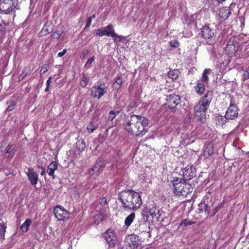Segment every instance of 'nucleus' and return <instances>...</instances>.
Returning <instances> with one entry per match:
<instances>
[{
    "label": "nucleus",
    "mask_w": 249,
    "mask_h": 249,
    "mask_svg": "<svg viewBox=\"0 0 249 249\" xmlns=\"http://www.w3.org/2000/svg\"><path fill=\"white\" fill-rule=\"evenodd\" d=\"M6 228V227L2 223H0V239L1 240L4 239Z\"/></svg>",
    "instance_id": "nucleus-30"
},
{
    "label": "nucleus",
    "mask_w": 249,
    "mask_h": 249,
    "mask_svg": "<svg viewBox=\"0 0 249 249\" xmlns=\"http://www.w3.org/2000/svg\"><path fill=\"white\" fill-rule=\"evenodd\" d=\"M201 35L204 38L209 39L214 36V32L209 26H204L201 29Z\"/></svg>",
    "instance_id": "nucleus-14"
},
{
    "label": "nucleus",
    "mask_w": 249,
    "mask_h": 249,
    "mask_svg": "<svg viewBox=\"0 0 249 249\" xmlns=\"http://www.w3.org/2000/svg\"><path fill=\"white\" fill-rule=\"evenodd\" d=\"M119 111H116L115 112L113 110L110 111L109 113V116H108V120L110 121H112L116 117V115L117 114H119Z\"/></svg>",
    "instance_id": "nucleus-35"
},
{
    "label": "nucleus",
    "mask_w": 249,
    "mask_h": 249,
    "mask_svg": "<svg viewBox=\"0 0 249 249\" xmlns=\"http://www.w3.org/2000/svg\"><path fill=\"white\" fill-rule=\"evenodd\" d=\"M106 33H108L109 35L108 36H116V33L114 32L113 27L111 24L108 25L107 27L104 28Z\"/></svg>",
    "instance_id": "nucleus-25"
},
{
    "label": "nucleus",
    "mask_w": 249,
    "mask_h": 249,
    "mask_svg": "<svg viewBox=\"0 0 249 249\" xmlns=\"http://www.w3.org/2000/svg\"><path fill=\"white\" fill-rule=\"evenodd\" d=\"M6 28L4 27V25H2L1 24H0V32L2 35H3L5 33Z\"/></svg>",
    "instance_id": "nucleus-47"
},
{
    "label": "nucleus",
    "mask_w": 249,
    "mask_h": 249,
    "mask_svg": "<svg viewBox=\"0 0 249 249\" xmlns=\"http://www.w3.org/2000/svg\"><path fill=\"white\" fill-rule=\"evenodd\" d=\"M148 213V208H144L142 211V217L143 219L145 222L148 220V218H149V214Z\"/></svg>",
    "instance_id": "nucleus-33"
},
{
    "label": "nucleus",
    "mask_w": 249,
    "mask_h": 249,
    "mask_svg": "<svg viewBox=\"0 0 249 249\" xmlns=\"http://www.w3.org/2000/svg\"><path fill=\"white\" fill-rule=\"evenodd\" d=\"M103 219V216L102 214H98L94 217V222L96 224H99Z\"/></svg>",
    "instance_id": "nucleus-32"
},
{
    "label": "nucleus",
    "mask_w": 249,
    "mask_h": 249,
    "mask_svg": "<svg viewBox=\"0 0 249 249\" xmlns=\"http://www.w3.org/2000/svg\"><path fill=\"white\" fill-rule=\"evenodd\" d=\"M196 92L199 94H202L205 90V85L202 83H198L196 87H195Z\"/></svg>",
    "instance_id": "nucleus-27"
},
{
    "label": "nucleus",
    "mask_w": 249,
    "mask_h": 249,
    "mask_svg": "<svg viewBox=\"0 0 249 249\" xmlns=\"http://www.w3.org/2000/svg\"><path fill=\"white\" fill-rule=\"evenodd\" d=\"M226 48L227 50L231 51V53H235L236 52L235 46L233 44H227Z\"/></svg>",
    "instance_id": "nucleus-39"
},
{
    "label": "nucleus",
    "mask_w": 249,
    "mask_h": 249,
    "mask_svg": "<svg viewBox=\"0 0 249 249\" xmlns=\"http://www.w3.org/2000/svg\"><path fill=\"white\" fill-rule=\"evenodd\" d=\"M49 86H47L46 88L45 89V91L46 92L48 91L49 90Z\"/></svg>",
    "instance_id": "nucleus-57"
},
{
    "label": "nucleus",
    "mask_w": 249,
    "mask_h": 249,
    "mask_svg": "<svg viewBox=\"0 0 249 249\" xmlns=\"http://www.w3.org/2000/svg\"><path fill=\"white\" fill-rule=\"evenodd\" d=\"M227 44H233V43L231 40H230L228 42Z\"/></svg>",
    "instance_id": "nucleus-58"
},
{
    "label": "nucleus",
    "mask_w": 249,
    "mask_h": 249,
    "mask_svg": "<svg viewBox=\"0 0 249 249\" xmlns=\"http://www.w3.org/2000/svg\"><path fill=\"white\" fill-rule=\"evenodd\" d=\"M148 124V121L145 117L134 114L124 124L126 130L136 137L142 136L147 131L146 127Z\"/></svg>",
    "instance_id": "nucleus-2"
},
{
    "label": "nucleus",
    "mask_w": 249,
    "mask_h": 249,
    "mask_svg": "<svg viewBox=\"0 0 249 249\" xmlns=\"http://www.w3.org/2000/svg\"><path fill=\"white\" fill-rule=\"evenodd\" d=\"M113 87L115 89L118 90L121 87L120 86H119L118 85L113 83Z\"/></svg>",
    "instance_id": "nucleus-53"
},
{
    "label": "nucleus",
    "mask_w": 249,
    "mask_h": 249,
    "mask_svg": "<svg viewBox=\"0 0 249 249\" xmlns=\"http://www.w3.org/2000/svg\"><path fill=\"white\" fill-rule=\"evenodd\" d=\"M114 38V41L115 43L117 44L118 42L122 41L124 38V36H119L116 34V36H112Z\"/></svg>",
    "instance_id": "nucleus-37"
},
{
    "label": "nucleus",
    "mask_w": 249,
    "mask_h": 249,
    "mask_svg": "<svg viewBox=\"0 0 249 249\" xmlns=\"http://www.w3.org/2000/svg\"><path fill=\"white\" fill-rule=\"evenodd\" d=\"M218 11V16L219 18L224 20L227 19L231 14V12L229 7L221 8Z\"/></svg>",
    "instance_id": "nucleus-16"
},
{
    "label": "nucleus",
    "mask_w": 249,
    "mask_h": 249,
    "mask_svg": "<svg viewBox=\"0 0 249 249\" xmlns=\"http://www.w3.org/2000/svg\"><path fill=\"white\" fill-rule=\"evenodd\" d=\"M95 34L96 36H100L106 35L109 36V34L108 33H106L105 28L98 29L96 30Z\"/></svg>",
    "instance_id": "nucleus-31"
},
{
    "label": "nucleus",
    "mask_w": 249,
    "mask_h": 249,
    "mask_svg": "<svg viewBox=\"0 0 249 249\" xmlns=\"http://www.w3.org/2000/svg\"><path fill=\"white\" fill-rule=\"evenodd\" d=\"M213 153V146L211 144H208L204 149L203 153V156L205 159L208 158Z\"/></svg>",
    "instance_id": "nucleus-19"
},
{
    "label": "nucleus",
    "mask_w": 249,
    "mask_h": 249,
    "mask_svg": "<svg viewBox=\"0 0 249 249\" xmlns=\"http://www.w3.org/2000/svg\"><path fill=\"white\" fill-rule=\"evenodd\" d=\"M194 223H195V222H192L188 219H185L181 221V222L179 224V226H180L183 225L184 226H187L188 225H191Z\"/></svg>",
    "instance_id": "nucleus-34"
},
{
    "label": "nucleus",
    "mask_w": 249,
    "mask_h": 249,
    "mask_svg": "<svg viewBox=\"0 0 249 249\" xmlns=\"http://www.w3.org/2000/svg\"><path fill=\"white\" fill-rule=\"evenodd\" d=\"M175 194L178 196H186L192 192L191 184L186 183L184 179L177 178L173 180Z\"/></svg>",
    "instance_id": "nucleus-3"
},
{
    "label": "nucleus",
    "mask_w": 249,
    "mask_h": 249,
    "mask_svg": "<svg viewBox=\"0 0 249 249\" xmlns=\"http://www.w3.org/2000/svg\"><path fill=\"white\" fill-rule=\"evenodd\" d=\"M47 34V33L45 31L44 28H43L40 32V34L41 35V36H44V35H46Z\"/></svg>",
    "instance_id": "nucleus-54"
},
{
    "label": "nucleus",
    "mask_w": 249,
    "mask_h": 249,
    "mask_svg": "<svg viewBox=\"0 0 249 249\" xmlns=\"http://www.w3.org/2000/svg\"><path fill=\"white\" fill-rule=\"evenodd\" d=\"M16 105V103L15 101H11L10 104L8 106L6 110L7 111H12L13 110Z\"/></svg>",
    "instance_id": "nucleus-40"
},
{
    "label": "nucleus",
    "mask_w": 249,
    "mask_h": 249,
    "mask_svg": "<svg viewBox=\"0 0 249 249\" xmlns=\"http://www.w3.org/2000/svg\"><path fill=\"white\" fill-rule=\"evenodd\" d=\"M32 223V220L30 219H27L24 222V223L22 225L21 227V229L23 232H26L28 230V228L30 225Z\"/></svg>",
    "instance_id": "nucleus-26"
},
{
    "label": "nucleus",
    "mask_w": 249,
    "mask_h": 249,
    "mask_svg": "<svg viewBox=\"0 0 249 249\" xmlns=\"http://www.w3.org/2000/svg\"><path fill=\"white\" fill-rule=\"evenodd\" d=\"M51 83V77H50L47 81V82H46L47 86H50Z\"/></svg>",
    "instance_id": "nucleus-55"
},
{
    "label": "nucleus",
    "mask_w": 249,
    "mask_h": 249,
    "mask_svg": "<svg viewBox=\"0 0 249 249\" xmlns=\"http://www.w3.org/2000/svg\"><path fill=\"white\" fill-rule=\"evenodd\" d=\"M94 60H95V57H94V56H93L91 58H89L88 60V61H87V62H86V64L85 65V67H90V65L94 61Z\"/></svg>",
    "instance_id": "nucleus-43"
},
{
    "label": "nucleus",
    "mask_w": 249,
    "mask_h": 249,
    "mask_svg": "<svg viewBox=\"0 0 249 249\" xmlns=\"http://www.w3.org/2000/svg\"><path fill=\"white\" fill-rule=\"evenodd\" d=\"M104 237L110 247H113L117 240L115 232L111 230H107L104 233Z\"/></svg>",
    "instance_id": "nucleus-10"
},
{
    "label": "nucleus",
    "mask_w": 249,
    "mask_h": 249,
    "mask_svg": "<svg viewBox=\"0 0 249 249\" xmlns=\"http://www.w3.org/2000/svg\"><path fill=\"white\" fill-rule=\"evenodd\" d=\"M179 73V72L178 70L175 69L170 71L168 72V75L170 78H171L173 80H175L178 77Z\"/></svg>",
    "instance_id": "nucleus-24"
},
{
    "label": "nucleus",
    "mask_w": 249,
    "mask_h": 249,
    "mask_svg": "<svg viewBox=\"0 0 249 249\" xmlns=\"http://www.w3.org/2000/svg\"><path fill=\"white\" fill-rule=\"evenodd\" d=\"M226 0H215V1L218 2V3H222L223 2L225 1Z\"/></svg>",
    "instance_id": "nucleus-56"
},
{
    "label": "nucleus",
    "mask_w": 249,
    "mask_h": 249,
    "mask_svg": "<svg viewBox=\"0 0 249 249\" xmlns=\"http://www.w3.org/2000/svg\"><path fill=\"white\" fill-rule=\"evenodd\" d=\"M102 161L101 160H97L94 166L89 170V173L92 175L96 173H97L101 167Z\"/></svg>",
    "instance_id": "nucleus-17"
},
{
    "label": "nucleus",
    "mask_w": 249,
    "mask_h": 249,
    "mask_svg": "<svg viewBox=\"0 0 249 249\" xmlns=\"http://www.w3.org/2000/svg\"><path fill=\"white\" fill-rule=\"evenodd\" d=\"M118 197L125 210L136 211L140 208L142 204L141 195L131 189L119 193Z\"/></svg>",
    "instance_id": "nucleus-1"
},
{
    "label": "nucleus",
    "mask_w": 249,
    "mask_h": 249,
    "mask_svg": "<svg viewBox=\"0 0 249 249\" xmlns=\"http://www.w3.org/2000/svg\"><path fill=\"white\" fill-rule=\"evenodd\" d=\"M114 83L118 85L119 86H120L121 87V85L123 83L122 78L120 77H117L116 81Z\"/></svg>",
    "instance_id": "nucleus-46"
},
{
    "label": "nucleus",
    "mask_w": 249,
    "mask_h": 249,
    "mask_svg": "<svg viewBox=\"0 0 249 249\" xmlns=\"http://www.w3.org/2000/svg\"><path fill=\"white\" fill-rule=\"evenodd\" d=\"M208 107L200 102L194 107L195 114L202 123H204L205 121V113Z\"/></svg>",
    "instance_id": "nucleus-6"
},
{
    "label": "nucleus",
    "mask_w": 249,
    "mask_h": 249,
    "mask_svg": "<svg viewBox=\"0 0 249 249\" xmlns=\"http://www.w3.org/2000/svg\"><path fill=\"white\" fill-rule=\"evenodd\" d=\"M170 45L174 48H177L179 46V43L177 40H172L170 42Z\"/></svg>",
    "instance_id": "nucleus-42"
},
{
    "label": "nucleus",
    "mask_w": 249,
    "mask_h": 249,
    "mask_svg": "<svg viewBox=\"0 0 249 249\" xmlns=\"http://www.w3.org/2000/svg\"><path fill=\"white\" fill-rule=\"evenodd\" d=\"M55 217L60 221L64 220L68 214V212L62 207L57 206L54 209Z\"/></svg>",
    "instance_id": "nucleus-12"
},
{
    "label": "nucleus",
    "mask_w": 249,
    "mask_h": 249,
    "mask_svg": "<svg viewBox=\"0 0 249 249\" xmlns=\"http://www.w3.org/2000/svg\"><path fill=\"white\" fill-rule=\"evenodd\" d=\"M67 52V50L64 49L62 52L58 53L57 56L59 57H62Z\"/></svg>",
    "instance_id": "nucleus-52"
},
{
    "label": "nucleus",
    "mask_w": 249,
    "mask_h": 249,
    "mask_svg": "<svg viewBox=\"0 0 249 249\" xmlns=\"http://www.w3.org/2000/svg\"><path fill=\"white\" fill-rule=\"evenodd\" d=\"M38 168H40L41 169V171L40 172V174L41 176H44L46 174V171L45 168L42 166H38Z\"/></svg>",
    "instance_id": "nucleus-50"
},
{
    "label": "nucleus",
    "mask_w": 249,
    "mask_h": 249,
    "mask_svg": "<svg viewBox=\"0 0 249 249\" xmlns=\"http://www.w3.org/2000/svg\"><path fill=\"white\" fill-rule=\"evenodd\" d=\"M212 99L213 92L212 91H209L205 94L203 99L200 100L199 102L208 108Z\"/></svg>",
    "instance_id": "nucleus-15"
},
{
    "label": "nucleus",
    "mask_w": 249,
    "mask_h": 249,
    "mask_svg": "<svg viewBox=\"0 0 249 249\" xmlns=\"http://www.w3.org/2000/svg\"><path fill=\"white\" fill-rule=\"evenodd\" d=\"M182 175L184 180H190L193 177L196 176V169L193 167V165H188L185 168H183L180 171Z\"/></svg>",
    "instance_id": "nucleus-7"
},
{
    "label": "nucleus",
    "mask_w": 249,
    "mask_h": 249,
    "mask_svg": "<svg viewBox=\"0 0 249 249\" xmlns=\"http://www.w3.org/2000/svg\"><path fill=\"white\" fill-rule=\"evenodd\" d=\"M30 71V67H25L23 71L22 72L20 75L19 76L18 79L19 81L22 80L28 74V73Z\"/></svg>",
    "instance_id": "nucleus-28"
},
{
    "label": "nucleus",
    "mask_w": 249,
    "mask_h": 249,
    "mask_svg": "<svg viewBox=\"0 0 249 249\" xmlns=\"http://www.w3.org/2000/svg\"><path fill=\"white\" fill-rule=\"evenodd\" d=\"M130 239V242L129 243V246L134 249H137L140 245L138 237L135 235L132 236Z\"/></svg>",
    "instance_id": "nucleus-20"
},
{
    "label": "nucleus",
    "mask_w": 249,
    "mask_h": 249,
    "mask_svg": "<svg viewBox=\"0 0 249 249\" xmlns=\"http://www.w3.org/2000/svg\"><path fill=\"white\" fill-rule=\"evenodd\" d=\"M101 86L102 84H100V86H94L91 88L90 94L92 97L100 99L106 93V88H102Z\"/></svg>",
    "instance_id": "nucleus-9"
},
{
    "label": "nucleus",
    "mask_w": 249,
    "mask_h": 249,
    "mask_svg": "<svg viewBox=\"0 0 249 249\" xmlns=\"http://www.w3.org/2000/svg\"><path fill=\"white\" fill-rule=\"evenodd\" d=\"M135 217V213L134 212H132L129 215H128L125 218L124 221L125 225L127 227H129L132 222L133 221Z\"/></svg>",
    "instance_id": "nucleus-22"
},
{
    "label": "nucleus",
    "mask_w": 249,
    "mask_h": 249,
    "mask_svg": "<svg viewBox=\"0 0 249 249\" xmlns=\"http://www.w3.org/2000/svg\"><path fill=\"white\" fill-rule=\"evenodd\" d=\"M26 175L30 182V183L33 185H36L38 180V175L34 171L33 168H29L28 169V171Z\"/></svg>",
    "instance_id": "nucleus-13"
},
{
    "label": "nucleus",
    "mask_w": 249,
    "mask_h": 249,
    "mask_svg": "<svg viewBox=\"0 0 249 249\" xmlns=\"http://www.w3.org/2000/svg\"><path fill=\"white\" fill-rule=\"evenodd\" d=\"M209 196H205L203 198L202 201L199 204V210L200 212H205V213L208 215L211 213L210 216H213L219 211V207H216L214 209L212 210V208L213 206V203L212 201L211 197H209Z\"/></svg>",
    "instance_id": "nucleus-4"
},
{
    "label": "nucleus",
    "mask_w": 249,
    "mask_h": 249,
    "mask_svg": "<svg viewBox=\"0 0 249 249\" xmlns=\"http://www.w3.org/2000/svg\"><path fill=\"white\" fill-rule=\"evenodd\" d=\"M107 204V198L106 197H103L100 201V204L102 206H104Z\"/></svg>",
    "instance_id": "nucleus-48"
},
{
    "label": "nucleus",
    "mask_w": 249,
    "mask_h": 249,
    "mask_svg": "<svg viewBox=\"0 0 249 249\" xmlns=\"http://www.w3.org/2000/svg\"><path fill=\"white\" fill-rule=\"evenodd\" d=\"M86 147V143L83 139L77 140L76 142V148L79 151H83Z\"/></svg>",
    "instance_id": "nucleus-23"
},
{
    "label": "nucleus",
    "mask_w": 249,
    "mask_h": 249,
    "mask_svg": "<svg viewBox=\"0 0 249 249\" xmlns=\"http://www.w3.org/2000/svg\"><path fill=\"white\" fill-rule=\"evenodd\" d=\"M89 80V77L87 74L83 73L80 81V85L82 88H85Z\"/></svg>",
    "instance_id": "nucleus-21"
},
{
    "label": "nucleus",
    "mask_w": 249,
    "mask_h": 249,
    "mask_svg": "<svg viewBox=\"0 0 249 249\" xmlns=\"http://www.w3.org/2000/svg\"><path fill=\"white\" fill-rule=\"evenodd\" d=\"M62 33L60 31H56L54 32L52 35L51 36L53 38L58 39L61 36Z\"/></svg>",
    "instance_id": "nucleus-41"
},
{
    "label": "nucleus",
    "mask_w": 249,
    "mask_h": 249,
    "mask_svg": "<svg viewBox=\"0 0 249 249\" xmlns=\"http://www.w3.org/2000/svg\"><path fill=\"white\" fill-rule=\"evenodd\" d=\"M13 150V148H12V146H10L7 149L6 153H5L4 155L5 157H7L8 156V154L11 153Z\"/></svg>",
    "instance_id": "nucleus-49"
},
{
    "label": "nucleus",
    "mask_w": 249,
    "mask_h": 249,
    "mask_svg": "<svg viewBox=\"0 0 249 249\" xmlns=\"http://www.w3.org/2000/svg\"><path fill=\"white\" fill-rule=\"evenodd\" d=\"M91 23V18H88V19L87 21V23H86L85 27L86 28L89 27L90 26Z\"/></svg>",
    "instance_id": "nucleus-51"
},
{
    "label": "nucleus",
    "mask_w": 249,
    "mask_h": 249,
    "mask_svg": "<svg viewBox=\"0 0 249 249\" xmlns=\"http://www.w3.org/2000/svg\"><path fill=\"white\" fill-rule=\"evenodd\" d=\"M147 213L149 214V217L150 216H152V217L153 218L155 216H156V213L155 210H153V209H151L150 210L148 209V213Z\"/></svg>",
    "instance_id": "nucleus-44"
},
{
    "label": "nucleus",
    "mask_w": 249,
    "mask_h": 249,
    "mask_svg": "<svg viewBox=\"0 0 249 249\" xmlns=\"http://www.w3.org/2000/svg\"><path fill=\"white\" fill-rule=\"evenodd\" d=\"M87 129L89 132L92 133L96 129V127L92 123H89L87 127Z\"/></svg>",
    "instance_id": "nucleus-38"
},
{
    "label": "nucleus",
    "mask_w": 249,
    "mask_h": 249,
    "mask_svg": "<svg viewBox=\"0 0 249 249\" xmlns=\"http://www.w3.org/2000/svg\"><path fill=\"white\" fill-rule=\"evenodd\" d=\"M49 68V65L48 64H45L42 66V68L40 71V74L41 75L45 73L46 71H48V69Z\"/></svg>",
    "instance_id": "nucleus-36"
},
{
    "label": "nucleus",
    "mask_w": 249,
    "mask_h": 249,
    "mask_svg": "<svg viewBox=\"0 0 249 249\" xmlns=\"http://www.w3.org/2000/svg\"><path fill=\"white\" fill-rule=\"evenodd\" d=\"M57 169V164L56 162H52L48 166L47 172L48 175L52 177L53 178H54V172Z\"/></svg>",
    "instance_id": "nucleus-18"
},
{
    "label": "nucleus",
    "mask_w": 249,
    "mask_h": 249,
    "mask_svg": "<svg viewBox=\"0 0 249 249\" xmlns=\"http://www.w3.org/2000/svg\"><path fill=\"white\" fill-rule=\"evenodd\" d=\"M238 108L236 106L231 104L229 107L226 114L225 118L227 119L233 120L238 116Z\"/></svg>",
    "instance_id": "nucleus-11"
},
{
    "label": "nucleus",
    "mask_w": 249,
    "mask_h": 249,
    "mask_svg": "<svg viewBox=\"0 0 249 249\" xmlns=\"http://www.w3.org/2000/svg\"><path fill=\"white\" fill-rule=\"evenodd\" d=\"M211 72L210 69H205L202 74L201 77L202 81L207 82L208 80V74H209Z\"/></svg>",
    "instance_id": "nucleus-29"
},
{
    "label": "nucleus",
    "mask_w": 249,
    "mask_h": 249,
    "mask_svg": "<svg viewBox=\"0 0 249 249\" xmlns=\"http://www.w3.org/2000/svg\"><path fill=\"white\" fill-rule=\"evenodd\" d=\"M243 79L244 80L249 79V68L244 71L243 74Z\"/></svg>",
    "instance_id": "nucleus-45"
},
{
    "label": "nucleus",
    "mask_w": 249,
    "mask_h": 249,
    "mask_svg": "<svg viewBox=\"0 0 249 249\" xmlns=\"http://www.w3.org/2000/svg\"><path fill=\"white\" fill-rule=\"evenodd\" d=\"M45 31L46 32L47 34L49 33L47 29H45Z\"/></svg>",
    "instance_id": "nucleus-60"
},
{
    "label": "nucleus",
    "mask_w": 249,
    "mask_h": 249,
    "mask_svg": "<svg viewBox=\"0 0 249 249\" xmlns=\"http://www.w3.org/2000/svg\"><path fill=\"white\" fill-rule=\"evenodd\" d=\"M95 17H96V16H95V14H93V15H92L90 18H95Z\"/></svg>",
    "instance_id": "nucleus-59"
},
{
    "label": "nucleus",
    "mask_w": 249,
    "mask_h": 249,
    "mask_svg": "<svg viewBox=\"0 0 249 249\" xmlns=\"http://www.w3.org/2000/svg\"><path fill=\"white\" fill-rule=\"evenodd\" d=\"M18 0H0V11L8 14L17 7Z\"/></svg>",
    "instance_id": "nucleus-5"
},
{
    "label": "nucleus",
    "mask_w": 249,
    "mask_h": 249,
    "mask_svg": "<svg viewBox=\"0 0 249 249\" xmlns=\"http://www.w3.org/2000/svg\"><path fill=\"white\" fill-rule=\"evenodd\" d=\"M180 103V98L176 94H172L167 96L165 105L172 109H174Z\"/></svg>",
    "instance_id": "nucleus-8"
}]
</instances>
